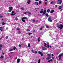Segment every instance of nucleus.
I'll return each mask as SVG.
<instances>
[{
  "instance_id": "obj_57",
  "label": "nucleus",
  "mask_w": 63,
  "mask_h": 63,
  "mask_svg": "<svg viewBox=\"0 0 63 63\" xmlns=\"http://www.w3.org/2000/svg\"><path fill=\"white\" fill-rule=\"evenodd\" d=\"M52 3H53V2H52V1L51 2V4H52Z\"/></svg>"
},
{
  "instance_id": "obj_45",
  "label": "nucleus",
  "mask_w": 63,
  "mask_h": 63,
  "mask_svg": "<svg viewBox=\"0 0 63 63\" xmlns=\"http://www.w3.org/2000/svg\"><path fill=\"white\" fill-rule=\"evenodd\" d=\"M2 54H3V55H4V54H5V53L4 52H2Z\"/></svg>"
},
{
  "instance_id": "obj_60",
  "label": "nucleus",
  "mask_w": 63,
  "mask_h": 63,
  "mask_svg": "<svg viewBox=\"0 0 63 63\" xmlns=\"http://www.w3.org/2000/svg\"><path fill=\"white\" fill-rule=\"evenodd\" d=\"M59 53H57V54L58 55L59 54Z\"/></svg>"
},
{
  "instance_id": "obj_62",
  "label": "nucleus",
  "mask_w": 63,
  "mask_h": 63,
  "mask_svg": "<svg viewBox=\"0 0 63 63\" xmlns=\"http://www.w3.org/2000/svg\"><path fill=\"white\" fill-rule=\"evenodd\" d=\"M55 6L56 7H57V5H55Z\"/></svg>"
},
{
  "instance_id": "obj_31",
  "label": "nucleus",
  "mask_w": 63,
  "mask_h": 63,
  "mask_svg": "<svg viewBox=\"0 0 63 63\" xmlns=\"http://www.w3.org/2000/svg\"><path fill=\"white\" fill-rule=\"evenodd\" d=\"M42 29H43V27L41 26L40 29V30H42Z\"/></svg>"
},
{
  "instance_id": "obj_1",
  "label": "nucleus",
  "mask_w": 63,
  "mask_h": 63,
  "mask_svg": "<svg viewBox=\"0 0 63 63\" xmlns=\"http://www.w3.org/2000/svg\"><path fill=\"white\" fill-rule=\"evenodd\" d=\"M57 27L58 28H60V29H62L63 28V26L62 24L60 25H57Z\"/></svg>"
},
{
  "instance_id": "obj_16",
  "label": "nucleus",
  "mask_w": 63,
  "mask_h": 63,
  "mask_svg": "<svg viewBox=\"0 0 63 63\" xmlns=\"http://www.w3.org/2000/svg\"><path fill=\"white\" fill-rule=\"evenodd\" d=\"M43 10H44L43 9H41V11L40 12V14H42V13H43Z\"/></svg>"
},
{
  "instance_id": "obj_59",
  "label": "nucleus",
  "mask_w": 63,
  "mask_h": 63,
  "mask_svg": "<svg viewBox=\"0 0 63 63\" xmlns=\"http://www.w3.org/2000/svg\"><path fill=\"white\" fill-rule=\"evenodd\" d=\"M28 28H29L30 27V26H28Z\"/></svg>"
},
{
  "instance_id": "obj_38",
  "label": "nucleus",
  "mask_w": 63,
  "mask_h": 63,
  "mask_svg": "<svg viewBox=\"0 0 63 63\" xmlns=\"http://www.w3.org/2000/svg\"><path fill=\"white\" fill-rule=\"evenodd\" d=\"M40 37H39L38 39V42H40Z\"/></svg>"
},
{
  "instance_id": "obj_37",
  "label": "nucleus",
  "mask_w": 63,
  "mask_h": 63,
  "mask_svg": "<svg viewBox=\"0 0 63 63\" xmlns=\"http://www.w3.org/2000/svg\"><path fill=\"white\" fill-rule=\"evenodd\" d=\"M21 10H24V9L22 7L21 8Z\"/></svg>"
},
{
  "instance_id": "obj_29",
  "label": "nucleus",
  "mask_w": 63,
  "mask_h": 63,
  "mask_svg": "<svg viewBox=\"0 0 63 63\" xmlns=\"http://www.w3.org/2000/svg\"><path fill=\"white\" fill-rule=\"evenodd\" d=\"M47 47L46 46V47H47H47H48L49 48V45H47Z\"/></svg>"
},
{
  "instance_id": "obj_9",
  "label": "nucleus",
  "mask_w": 63,
  "mask_h": 63,
  "mask_svg": "<svg viewBox=\"0 0 63 63\" xmlns=\"http://www.w3.org/2000/svg\"><path fill=\"white\" fill-rule=\"evenodd\" d=\"M57 0L58 1H60L59 3V4H61L62 3V0Z\"/></svg>"
},
{
  "instance_id": "obj_33",
  "label": "nucleus",
  "mask_w": 63,
  "mask_h": 63,
  "mask_svg": "<svg viewBox=\"0 0 63 63\" xmlns=\"http://www.w3.org/2000/svg\"><path fill=\"white\" fill-rule=\"evenodd\" d=\"M0 58L1 59H3V56H1Z\"/></svg>"
},
{
  "instance_id": "obj_14",
  "label": "nucleus",
  "mask_w": 63,
  "mask_h": 63,
  "mask_svg": "<svg viewBox=\"0 0 63 63\" xmlns=\"http://www.w3.org/2000/svg\"><path fill=\"white\" fill-rule=\"evenodd\" d=\"M1 29H3V27H0V30H1V31H3V30Z\"/></svg>"
},
{
  "instance_id": "obj_40",
  "label": "nucleus",
  "mask_w": 63,
  "mask_h": 63,
  "mask_svg": "<svg viewBox=\"0 0 63 63\" xmlns=\"http://www.w3.org/2000/svg\"><path fill=\"white\" fill-rule=\"evenodd\" d=\"M37 52L36 51H35V52H34L35 54H37Z\"/></svg>"
},
{
  "instance_id": "obj_4",
  "label": "nucleus",
  "mask_w": 63,
  "mask_h": 63,
  "mask_svg": "<svg viewBox=\"0 0 63 63\" xmlns=\"http://www.w3.org/2000/svg\"><path fill=\"white\" fill-rule=\"evenodd\" d=\"M48 21L49 22H52V20H51V18L50 17H49L48 18Z\"/></svg>"
},
{
  "instance_id": "obj_54",
  "label": "nucleus",
  "mask_w": 63,
  "mask_h": 63,
  "mask_svg": "<svg viewBox=\"0 0 63 63\" xmlns=\"http://www.w3.org/2000/svg\"><path fill=\"white\" fill-rule=\"evenodd\" d=\"M27 14V12H25V13H24V14Z\"/></svg>"
},
{
  "instance_id": "obj_53",
  "label": "nucleus",
  "mask_w": 63,
  "mask_h": 63,
  "mask_svg": "<svg viewBox=\"0 0 63 63\" xmlns=\"http://www.w3.org/2000/svg\"><path fill=\"white\" fill-rule=\"evenodd\" d=\"M52 55L53 57V56H54V55H53V54H52Z\"/></svg>"
},
{
  "instance_id": "obj_20",
  "label": "nucleus",
  "mask_w": 63,
  "mask_h": 63,
  "mask_svg": "<svg viewBox=\"0 0 63 63\" xmlns=\"http://www.w3.org/2000/svg\"><path fill=\"white\" fill-rule=\"evenodd\" d=\"M16 14V13H15L14 14H13V13H12V14L11 15V16H15V15Z\"/></svg>"
},
{
  "instance_id": "obj_63",
  "label": "nucleus",
  "mask_w": 63,
  "mask_h": 63,
  "mask_svg": "<svg viewBox=\"0 0 63 63\" xmlns=\"http://www.w3.org/2000/svg\"><path fill=\"white\" fill-rule=\"evenodd\" d=\"M4 20V19L3 18H2L1 19V20L2 21V20Z\"/></svg>"
},
{
  "instance_id": "obj_36",
  "label": "nucleus",
  "mask_w": 63,
  "mask_h": 63,
  "mask_svg": "<svg viewBox=\"0 0 63 63\" xmlns=\"http://www.w3.org/2000/svg\"><path fill=\"white\" fill-rule=\"evenodd\" d=\"M32 52L33 53H35V52L33 50H32Z\"/></svg>"
},
{
  "instance_id": "obj_44",
  "label": "nucleus",
  "mask_w": 63,
  "mask_h": 63,
  "mask_svg": "<svg viewBox=\"0 0 63 63\" xmlns=\"http://www.w3.org/2000/svg\"><path fill=\"white\" fill-rule=\"evenodd\" d=\"M13 51V49H11L9 50L10 51Z\"/></svg>"
},
{
  "instance_id": "obj_47",
  "label": "nucleus",
  "mask_w": 63,
  "mask_h": 63,
  "mask_svg": "<svg viewBox=\"0 0 63 63\" xmlns=\"http://www.w3.org/2000/svg\"><path fill=\"white\" fill-rule=\"evenodd\" d=\"M32 34V33H29V35H30V34Z\"/></svg>"
},
{
  "instance_id": "obj_28",
  "label": "nucleus",
  "mask_w": 63,
  "mask_h": 63,
  "mask_svg": "<svg viewBox=\"0 0 63 63\" xmlns=\"http://www.w3.org/2000/svg\"><path fill=\"white\" fill-rule=\"evenodd\" d=\"M22 21L23 22H25V20H24L22 19Z\"/></svg>"
},
{
  "instance_id": "obj_32",
  "label": "nucleus",
  "mask_w": 63,
  "mask_h": 63,
  "mask_svg": "<svg viewBox=\"0 0 63 63\" xmlns=\"http://www.w3.org/2000/svg\"><path fill=\"white\" fill-rule=\"evenodd\" d=\"M27 13L29 15H30V14H31V12H28Z\"/></svg>"
},
{
  "instance_id": "obj_22",
  "label": "nucleus",
  "mask_w": 63,
  "mask_h": 63,
  "mask_svg": "<svg viewBox=\"0 0 63 63\" xmlns=\"http://www.w3.org/2000/svg\"><path fill=\"white\" fill-rule=\"evenodd\" d=\"M42 49H43V50H45V49H46V48L45 47H42Z\"/></svg>"
},
{
  "instance_id": "obj_27",
  "label": "nucleus",
  "mask_w": 63,
  "mask_h": 63,
  "mask_svg": "<svg viewBox=\"0 0 63 63\" xmlns=\"http://www.w3.org/2000/svg\"><path fill=\"white\" fill-rule=\"evenodd\" d=\"M39 4H41L42 3V1L40 0L39 1Z\"/></svg>"
},
{
  "instance_id": "obj_51",
  "label": "nucleus",
  "mask_w": 63,
  "mask_h": 63,
  "mask_svg": "<svg viewBox=\"0 0 63 63\" xmlns=\"http://www.w3.org/2000/svg\"><path fill=\"white\" fill-rule=\"evenodd\" d=\"M14 11H12V14H13V13H14Z\"/></svg>"
},
{
  "instance_id": "obj_50",
  "label": "nucleus",
  "mask_w": 63,
  "mask_h": 63,
  "mask_svg": "<svg viewBox=\"0 0 63 63\" xmlns=\"http://www.w3.org/2000/svg\"><path fill=\"white\" fill-rule=\"evenodd\" d=\"M0 17L1 18H3V16H1L0 15Z\"/></svg>"
},
{
  "instance_id": "obj_6",
  "label": "nucleus",
  "mask_w": 63,
  "mask_h": 63,
  "mask_svg": "<svg viewBox=\"0 0 63 63\" xmlns=\"http://www.w3.org/2000/svg\"><path fill=\"white\" fill-rule=\"evenodd\" d=\"M46 11H47V10H44L43 12V13L42 15V16H44L45 14H46Z\"/></svg>"
},
{
  "instance_id": "obj_18",
  "label": "nucleus",
  "mask_w": 63,
  "mask_h": 63,
  "mask_svg": "<svg viewBox=\"0 0 63 63\" xmlns=\"http://www.w3.org/2000/svg\"><path fill=\"white\" fill-rule=\"evenodd\" d=\"M53 12H54V10H52L50 12V13L51 14L53 13Z\"/></svg>"
},
{
  "instance_id": "obj_12",
  "label": "nucleus",
  "mask_w": 63,
  "mask_h": 63,
  "mask_svg": "<svg viewBox=\"0 0 63 63\" xmlns=\"http://www.w3.org/2000/svg\"><path fill=\"white\" fill-rule=\"evenodd\" d=\"M62 8H63V6H60L59 7L58 9L59 10H60V9H62Z\"/></svg>"
},
{
  "instance_id": "obj_13",
  "label": "nucleus",
  "mask_w": 63,
  "mask_h": 63,
  "mask_svg": "<svg viewBox=\"0 0 63 63\" xmlns=\"http://www.w3.org/2000/svg\"><path fill=\"white\" fill-rule=\"evenodd\" d=\"M52 61V59H50V60H48V62H49V63L51 61Z\"/></svg>"
},
{
  "instance_id": "obj_64",
  "label": "nucleus",
  "mask_w": 63,
  "mask_h": 63,
  "mask_svg": "<svg viewBox=\"0 0 63 63\" xmlns=\"http://www.w3.org/2000/svg\"><path fill=\"white\" fill-rule=\"evenodd\" d=\"M62 9H61V11H62Z\"/></svg>"
},
{
  "instance_id": "obj_19",
  "label": "nucleus",
  "mask_w": 63,
  "mask_h": 63,
  "mask_svg": "<svg viewBox=\"0 0 63 63\" xmlns=\"http://www.w3.org/2000/svg\"><path fill=\"white\" fill-rule=\"evenodd\" d=\"M30 2H31V0H29L28 2L27 3L28 4H29Z\"/></svg>"
},
{
  "instance_id": "obj_39",
  "label": "nucleus",
  "mask_w": 63,
  "mask_h": 63,
  "mask_svg": "<svg viewBox=\"0 0 63 63\" xmlns=\"http://www.w3.org/2000/svg\"><path fill=\"white\" fill-rule=\"evenodd\" d=\"M46 28H48V26L47 25L46 26Z\"/></svg>"
},
{
  "instance_id": "obj_7",
  "label": "nucleus",
  "mask_w": 63,
  "mask_h": 63,
  "mask_svg": "<svg viewBox=\"0 0 63 63\" xmlns=\"http://www.w3.org/2000/svg\"><path fill=\"white\" fill-rule=\"evenodd\" d=\"M46 11H47V10H44L43 12V13L42 15V16H44L45 14H46Z\"/></svg>"
},
{
  "instance_id": "obj_30",
  "label": "nucleus",
  "mask_w": 63,
  "mask_h": 63,
  "mask_svg": "<svg viewBox=\"0 0 63 63\" xmlns=\"http://www.w3.org/2000/svg\"><path fill=\"white\" fill-rule=\"evenodd\" d=\"M28 47H30V43L28 44Z\"/></svg>"
},
{
  "instance_id": "obj_24",
  "label": "nucleus",
  "mask_w": 63,
  "mask_h": 63,
  "mask_svg": "<svg viewBox=\"0 0 63 63\" xmlns=\"http://www.w3.org/2000/svg\"><path fill=\"white\" fill-rule=\"evenodd\" d=\"M38 63H40V62H41V59H39L38 61Z\"/></svg>"
},
{
  "instance_id": "obj_15",
  "label": "nucleus",
  "mask_w": 63,
  "mask_h": 63,
  "mask_svg": "<svg viewBox=\"0 0 63 63\" xmlns=\"http://www.w3.org/2000/svg\"><path fill=\"white\" fill-rule=\"evenodd\" d=\"M27 19V17H23L22 18V19L24 20V19Z\"/></svg>"
},
{
  "instance_id": "obj_17",
  "label": "nucleus",
  "mask_w": 63,
  "mask_h": 63,
  "mask_svg": "<svg viewBox=\"0 0 63 63\" xmlns=\"http://www.w3.org/2000/svg\"><path fill=\"white\" fill-rule=\"evenodd\" d=\"M51 55V54H48L47 55V56H50Z\"/></svg>"
},
{
  "instance_id": "obj_56",
  "label": "nucleus",
  "mask_w": 63,
  "mask_h": 63,
  "mask_svg": "<svg viewBox=\"0 0 63 63\" xmlns=\"http://www.w3.org/2000/svg\"><path fill=\"white\" fill-rule=\"evenodd\" d=\"M27 31H30V30H29V29H28L27 30Z\"/></svg>"
},
{
  "instance_id": "obj_58",
  "label": "nucleus",
  "mask_w": 63,
  "mask_h": 63,
  "mask_svg": "<svg viewBox=\"0 0 63 63\" xmlns=\"http://www.w3.org/2000/svg\"><path fill=\"white\" fill-rule=\"evenodd\" d=\"M33 32L34 33H35V32H36V31H34V30L33 31Z\"/></svg>"
},
{
  "instance_id": "obj_35",
  "label": "nucleus",
  "mask_w": 63,
  "mask_h": 63,
  "mask_svg": "<svg viewBox=\"0 0 63 63\" xmlns=\"http://www.w3.org/2000/svg\"><path fill=\"white\" fill-rule=\"evenodd\" d=\"M46 16H47V17H48V15L47 14H45Z\"/></svg>"
},
{
  "instance_id": "obj_42",
  "label": "nucleus",
  "mask_w": 63,
  "mask_h": 63,
  "mask_svg": "<svg viewBox=\"0 0 63 63\" xmlns=\"http://www.w3.org/2000/svg\"><path fill=\"white\" fill-rule=\"evenodd\" d=\"M19 47H21V45H19Z\"/></svg>"
},
{
  "instance_id": "obj_52",
  "label": "nucleus",
  "mask_w": 63,
  "mask_h": 63,
  "mask_svg": "<svg viewBox=\"0 0 63 63\" xmlns=\"http://www.w3.org/2000/svg\"><path fill=\"white\" fill-rule=\"evenodd\" d=\"M19 29H20L19 28H18L17 29V30H19Z\"/></svg>"
},
{
  "instance_id": "obj_55",
  "label": "nucleus",
  "mask_w": 63,
  "mask_h": 63,
  "mask_svg": "<svg viewBox=\"0 0 63 63\" xmlns=\"http://www.w3.org/2000/svg\"><path fill=\"white\" fill-rule=\"evenodd\" d=\"M45 5H47V2H45Z\"/></svg>"
},
{
  "instance_id": "obj_61",
  "label": "nucleus",
  "mask_w": 63,
  "mask_h": 63,
  "mask_svg": "<svg viewBox=\"0 0 63 63\" xmlns=\"http://www.w3.org/2000/svg\"><path fill=\"white\" fill-rule=\"evenodd\" d=\"M17 59V57H16L15 58V59L16 60Z\"/></svg>"
},
{
  "instance_id": "obj_5",
  "label": "nucleus",
  "mask_w": 63,
  "mask_h": 63,
  "mask_svg": "<svg viewBox=\"0 0 63 63\" xmlns=\"http://www.w3.org/2000/svg\"><path fill=\"white\" fill-rule=\"evenodd\" d=\"M63 53L59 55L58 57H59V59H61V57L62 56H63Z\"/></svg>"
},
{
  "instance_id": "obj_11",
  "label": "nucleus",
  "mask_w": 63,
  "mask_h": 63,
  "mask_svg": "<svg viewBox=\"0 0 63 63\" xmlns=\"http://www.w3.org/2000/svg\"><path fill=\"white\" fill-rule=\"evenodd\" d=\"M19 62H20V59H18L17 60V63H19Z\"/></svg>"
},
{
  "instance_id": "obj_21",
  "label": "nucleus",
  "mask_w": 63,
  "mask_h": 63,
  "mask_svg": "<svg viewBox=\"0 0 63 63\" xmlns=\"http://www.w3.org/2000/svg\"><path fill=\"white\" fill-rule=\"evenodd\" d=\"M47 12H48V13H49V12H50V10L49 9H48L47 11Z\"/></svg>"
},
{
  "instance_id": "obj_46",
  "label": "nucleus",
  "mask_w": 63,
  "mask_h": 63,
  "mask_svg": "<svg viewBox=\"0 0 63 63\" xmlns=\"http://www.w3.org/2000/svg\"><path fill=\"white\" fill-rule=\"evenodd\" d=\"M16 20H18V18H17V17H16Z\"/></svg>"
},
{
  "instance_id": "obj_26",
  "label": "nucleus",
  "mask_w": 63,
  "mask_h": 63,
  "mask_svg": "<svg viewBox=\"0 0 63 63\" xmlns=\"http://www.w3.org/2000/svg\"><path fill=\"white\" fill-rule=\"evenodd\" d=\"M21 33V31H19V32H18V34H20Z\"/></svg>"
},
{
  "instance_id": "obj_34",
  "label": "nucleus",
  "mask_w": 63,
  "mask_h": 63,
  "mask_svg": "<svg viewBox=\"0 0 63 63\" xmlns=\"http://www.w3.org/2000/svg\"><path fill=\"white\" fill-rule=\"evenodd\" d=\"M13 49H14V50H15L16 49V47H14L13 48Z\"/></svg>"
},
{
  "instance_id": "obj_43",
  "label": "nucleus",
  "mask_w": 63,
  "mask_h": 63,
  "mask_svg": "<svg viewBox=\"0 0 63 63\" xmlns=\"http://www.w3.org/2000/svg\"><path fill=\"white\" fill-rule=\"evenodd\" d=\"M5 38H6V39H8V36H7Z\"/></svg>"
},
{
  "instance_id": "obj_8",
  "label": "nucleus",
  "mask_w": 63,
  "mask_h": 63,
  "mask_svg": "<svg viewBox=\"0 0 63 63\" xmlns=\"http://www.w3.org/2000/svg\"><path fill=\"white\" fill-rule=\"evenodd\" d=\"M50 59H51V57L50 56H49L46 58V59L47 60H49Z\"/></svg>"
},
{
  "instance_id": "obj_3",
  "label": "nucleus",
  "mask_w": 63,
  "mask_h": 63,
  "mask_svg": "<svg viewBox=\"0 0 63 63\" xmlns=\"http://www.w3.org/2000/svg\"><path fill=\"white\" fill-rule=\"evenodd\" d=\"M38 53L39 54H40L41 56H44V54L43 53L41 52V51H38Z\"/></svg>"
},
{
  "instance_id": "obj_41",
  "label": "nucleus",
  "mask_w": 63,
  "mask_h": 63,
  "mask_svg": "<svg viewBox=\"0 0 63 63\" xmlns=\"http://www.w3.org/2000/svg\"><path fill=\"white\" fill-rule=\"evenodd\" d=\"M5 23H4V22H3L2 23V24L3 25H5Z\"/></svg>"
},
{
  "instance_id": "obj_10",
  "label": "nucleus",
  "mask_w": 63,
  "mask_h": 63,
  "mask_svg": "<svg viewBox=\"0 0 63 63\" xmlns=\"http://www.w3.org/2000/svg\"><path fill=\"white\" fill-rule=\"evenodd\" d=\"M3 46V45L2 44H0V50H2V47Z\"/></svg>"
},
{
  "instance_id": "obj_48",
  "label": "nucleus",
  "mask_w": 63,
  "mask_h": 63,
  "mask_svg": "<svg viewBox=\"0 0 63 63\" xmlns=\"http://www.w3.org/2000/svg\"><path fill=\"white\" fill-rule=\"evenodd\" d=\"M46 43H47V44H48V45H49V43H48V42H47Z\"/></svg>"
},
{
  "instance_id": "obj_2",
  "label": "nucleus",
  "mask_w": 63,
  "mask_h": 63,
  "mask_svg": "<svg viewBox=\"0 0 63 63\" xmlns=\"http://www.w3.org/2000/svg\"><path fill=\"white\" fill-rule=\"evenodd\" d=\"M9 9L8 11L9 12H11V11L13 10V8L12 6H10L9 7Z\"/></svg>"
},
{
  "instance_id": "obj_23",
  "label": "nucleus",
  "mask_w": 63,
  "mask_h": 63,
  "mask_svg": "<svg viewBox=\"0 0 63 63\" xmlns=\"http://www.w3.org/2000/svg\"><path fill=\"white\" fill-rule=\"evenodd\" d=\"M44 46L45 47H47V43H44Z\"/></svg>"
},
{
  "instance_id": "obj_49",
  "label": "nucleus",
  "mask_w": 63,
  "mask_h": 63,
  "mask_svg": "<svg viewBox=\"0 0 63 63\" xmlns=\"http://www.w3.org/2000/svg\"><path fill=\"white\" fill-rule=\"evenodd\" d=\"M33 22H35V20L34 19H33Z\"/></svg>"
},
{
  "instance_id": "obj_25",
  "label": "nucleus",
  "mask_w": 63,
  "mask_h": 63,
  "mask_svg": "<svg viewBox=\"0 0 63 63\" xmlns=\"http://www.w3.org/2000/svg\"><path fill=\"white\" fill-rule=\"evenodd\" d=\"M34 4H36V5H38V4H39V3L36 2H35Z\"/></svg>"
}]
</instances>
